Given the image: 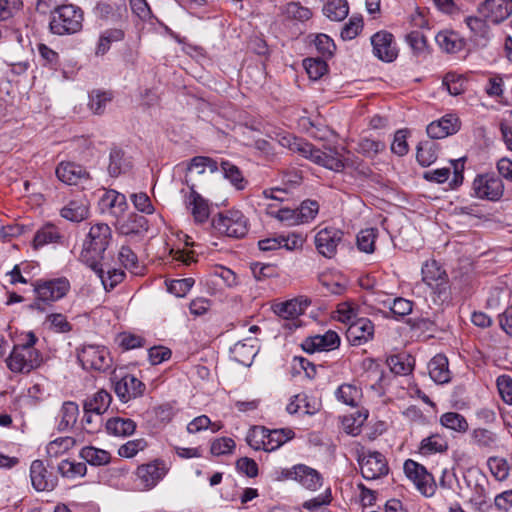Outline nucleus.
I'll return each instance as SVG.
<instances>
[{
    "instance_id": "obj_1",
    "label": "nucleus",
    "mask_w": 512,
    "mask_h": 512,
    "mask_svg": "<svg viewBox=\"0 0 512 512\" xmlns=\"http://www.w3.org/2000/svg\"><path fill=\"white\" fill-rule=\"evenodd\" d=\"M111 240L112 231L108 224H93L83 241L80 261L91 269H98Z\"/></svg>"
},
{
    "instance_id": "obj_2",
    "label": "nucleus",
    "mask_w": 512,
    "mask_h": 512,
    "mask_svg": "<svg viewBox=\"0 0 512 512\" xmlns=\"http://www.w3.org/2000/svg\"><path fill=\"white\" fill-rule=\"evenodd\" d=\"M38 338L33 332H28L22 342L14 345L6 359L7 367L14 373H29L38 368L42 361L41 353L34 347Z\"/></svg>"
},
{
    "instance_id": "obj_3",
    "label": "nucleus",
    "mask_w": 512,
    "mask_h": 512,
    "mask_svg": "<svg viewBox=\"0 0 512 512\" xmlns=\"http://www.w3.org/2000/svg\"><path fill=\"white\" fill-rule=\"evenodd\" d=\"M84 11L74 4H61L50 12L49 31L57 36H70L83 29Z\"/></svg>"
},
{
    "instance_id": "obj_4",
    "label": "nucleus",
    "mask_w": 512,
    "mask_h": 512,
    "mask_svg": "<svg viewBox=\"0 0 512 512\" xmlns=\"http://www.w3.org/2000/svg\"><path fill=\"white\" fill-rule=\"evenodd\" d=\"M213 227L227 237L240 239L249 231L248 218L237 209H229L220 212L212 220Z\"/></svg>"
},
{
    "instance_id": "obj_5",
    "label": "nucleus",
    "mask_w": 512,
    "mask_h": 512,
    "mask_svg": "<svg viewBox=\"0 0 512 512\" xmlns=\"http://www.w3.org/2000/svg\"><path fill=\"white\" fill-rule=\"evenodd\" d=\"M471 195L480 200L499 201L504 194V184L494 172L480 173L474 178Z\"/></svg>"
},
{
    "instance_id": "obj_6",
    "label": "nucleus",
    "mask_w": 512,
    "mask_h": 512,
    "mask_svg": "<svg viewBox=\"0 0 512 512\" xmlns=\"http://www.w3.org/2000/svg\"><path fill=\"white\" fill-rule=\"evenodd\" d=\"M36 302L33 307L39 308V302L51 303L63 298L70 290V282L66 277L39 279L33 284Z\"/></svg>"
},
{
    "instance_id": "obj_7",
    "label": "nucleus",
    "mask_w": 512,
    "mask_h": 512,
    "mask_svg": "<svg viewBox=\"0 0 512 512\" xmlns=\"http://www.w3.org/2000/svg\"><path fill=\"white\" fill-rule=\"evenodd\" d=\"M77 358L85 370L106 372L112 366L109 350L101 345H83L77 352Z\"/></svg>"
},
{
    "instance_id": "obj_8",
    "label": "nucleus",
    "mask_w": 512,
    "mask_h": 512,
    "mask_svg": "<svg viewBox=\"0 0 512 512\" xmlns=\"http://www.w3.org/2000/svg\"><path fill=\"white\" fill-rule=\"evenodd\" d=\"M421 274L422 281L431 288L439 300L445 301L449 298L448 275L435 260L425 262Z\"/></svg>"
},
{
    "instance_id": "obj_9",
    "label": "nucleus",
    "mask_w": 512,
    "mask_h": 512,
    "mask_svg": "<svg viewBox=\"0 0 512 512\" xmlns=\"http://www.w3.org/2000/svg\"><path fill=\"white\" fill-rule=\"evenodd\" d=\"M111 381L114 391L119 399L126 403L143 395L146 386L135 375L129 373L113 372Z\"/></svg>"
},
{
    "instance_id": "obj_10",
    "label": "nucleus",
    "mask_w": 512,
    "mask_h": 512,
    "mask_svg": "<svg viewBox=\"0 0 512 512\" xmlns=\"http://www.w3.org/2000/svg\"><path fill=\"white\" fill-rule=\"evenodd\" d=\"M362 476L367 480L384 477L389 472L385 456L377 451L368 452L358 459Z\"/></svg>"
},
{
    "instance_id": "obj_11",
    "label": "nucleus",
    "mask_w": 512,
    "mask_h": 512,
    "mask_svg": "<svg viewBox=\"0 0 512 512\" xmlns=\"http://www.w3.org/2000/svg\"><path fill=\"white\" fill-rule=\"evenodd\" d=\"M344 233L335 227H325L315 236V246L319 254L331 259L337 253V247L343 240Z\"/></svg>"
},
{
    "instance_id": "obj_12",
    "label": "nucleus",
    "mask_w": 512,
    "mask_h": 512,
    "mask_svg": "<svg viewBox=\"0 0 512 512\" xmlns=\"http://www.w3.org/2000/svg\"><path fill=\"white\" fill-rule=\"evenodd\" d=\"M165 462L160 459H155L149 463L139 465L136 469L135 475L140 480L141 485L145 489L154 488L167 474Z\"/></svg>"
},
{
    "instance_id": "obj_13",
    "label": "nucleus",
    "mask_w": 512,
    "mask_h": 512,
    "mask_svg": "<svg viewBox=\"0 0 512 512\" xmlns=\"http://www.w3.org/2000/svg\"><path fill=\"white\" fill-rule=\"evenodd\" d=\"M478 13L493 24H500L512 14V0H485L478 7Z\"/></svg>"
},
{
    "instance_id": "obj_14",
    "label": "nucleus",
    "mask_w": 512,
    "mask_h": 512,
    "mask_svg": "<svg viewBox=\"0 0 512 512\" xmlns=\"http://www.w3.org/2000/svg\"><path fill=\"white\" fill-rule=\"evenodd\" d=\"M374 323L366 317L356 318L352 321L347 330L346 338L350 345L361 346L374 338Z\"/></svg>"
},
{
    "instance_id": "obj_15",
    "label": "nucleus",
    "mask_w": 512,
    "mask_h": 512,
    "mask_svg": "<svg viewBox=\"0 0 512 512\" xmlns=\"http://www.w3.org/2000/svg\"><path fill=\"white\" fill-rule=\"evenodd\" d=\"M373 54L384 62H392L397 58L398 50L392 33L382 30L371 37Z\"/></svg>"
},
{
    "instance_id": "obj_16",
    "label": "nucleus",
    "mask_w": 512,
    "mask_h": 512,
    "mask_svg": "<svg viewBox=\"0 0 512 512\" xmlns=\"http://www.w3.org/2000/svg\"><path fill=\"white\" fill-rule=\"evenodd\" d=\"M30 478L36 491H52L58 482L57 476L48 471L42 460H34L30 466Z\"/></svg>"
},
{
    "instance_id": "obj_17",
    "label": "nucleus",
    "mask_w": 512,
    "mask_h": 512,
    "mask_svg": "<svg viewBox=\"0 0 512 512\" xmlns=\"http://www.w3.org/2000/svg\"><path fill=\"white\" fill-rule=\"evenodd\" d=\"M326 149L328 152H324L314 146L306 159L329 170L335 172L342 171L346 166L342 155L335 147H327Z\"/></svg>"
},
{
    "instance_id": "obj_18",
    "label": "nucleus",
    "mask_w": 512,
    "mask_h": 512,
    "mask_svg": "<svg viewBox=\"0 0 512 512\" xmlns=\"http://www.w3.org/2000/svg\"><path fill=\"white\" fill-rule=\"evenodd\" d=\"M340 337L337 332L328 330L323 335L307 337L301 344L302 349L308 353L329 351L338 348Z\"/></svg>"
},
{
    "instance_id": "obj_19",
    "label": "nucleus",
    "mask_w": 512,
    "mask_h": 512,
    "mask_svg": "<svg viewBox=\"0 0 512 512\" xmlns=\"http://www.w3.org/2000/svg\"><path fill=\"white\" fill-rule=\"evenodd\" d=\"M460 126L461 122L456 115L447 114L441 119L431 122L426 128V132L432 139H442L457 133Z\"/></svg>"
},
{
    "instance_id": "obj_20",
    "label": "nucleus",
    "mask_w": 512,
    "mask_h": 512,
    "mask_svg": "<svg viewBox=\"0 0 512 512\" xmlns=\"http://www.w3.org/2000/svg\"><path fill=\"white\" fill-rule=\"evenodd\" d=\"M57 178L67 185H78L89 178L86 169L74 162H60L56 167Z\"/></svg>"
},
{
    "instance_id": "obj_21",
    "label": "nucleus",
    "mask_w": 512,
    "mask_h": 512,
    "mask_svg": "<svg viewBox=\"0 0 512 512\" xmlns=\"http://www.w3.org/2000/svg\"><path fill=\"white\" fill-rule=\"evenodd\" d=\"M99 208L102 213L119 217L127 208L126 197L116 190L104 189V193L99 199Z\"/></svg>"
},
{
    "instance_id": "obj_22",
    "label": "nucleus",
    "mask_w": 512,
    "mask_h": 512,
    "mask_svg": "<svg viewBox=\"0 0 512 512\" xmlns=\"http://www.w3.org/2000/svg\"><path fill=\"white\" fill-rule=\"evenodd\" d=\"M184 203L197 223H204L210 215L208 201L191 187L190 192L185 195Z\"/></svg>"
},
{
    "instance_id": "obj_23",
    "label": "nucleus",
    "mask_w": 512,
    "mask_h": 512,
    "mask_svg": "<svg viewBox=\"0 0 512 512\" xmlns=\"http://www.w3.org/2000/svg\"><path fill=\"white\" fill-rule=\"evenodd\" d=\"M149 229V222L145 216L131 213L125 219L119 220L117 223V230L120 234L140 235L147 232Z\"/></svg>"
},
{
    "instance_id": "obj_24",
    "label": "nucleus",
    "mask_w": 512,
    "mask_h": 512,
    "mask_svg": "<svg viewBox=\"0 0 512 512\" xmlns=\"http://www.w3.org/2000/svg\"><path fill=\"white\" fill-rule=\"evenodd\" d=\"M470 440L480 450L490 452L498 448L499 436L490 429L477 427L470 432Z\"/></svg>"
},
{
    "instance_id": "obj_25",
    "label": "nucleus",
    "mask_w": 512,
    "mask_h": 512,
    "mask_svg": "<svg viewBox=\"0 0 512 512\" xmlns=\"http://www.w3.org/2000/svg\"><path fill=\"white\" fill-rule=\"evenodd\" d=\"M295 481L304 488L316 491L322 486V475L314 468L305 464L295 465Z\"/></svg>"
},
{
    "instance_id": "obj_26",
    "label": "nucleus",
    "mask_w": 512,
    "mask_h": 512,
    "mask_svg": "<svg viewBox=\"0 0 512 512\" xmlns=\"http://www.w3.org/2000/svg\"><path fill=\"white\" fill-rule=\"evenodd\" d=\"M449 449V443L446 436L434 433L421 440L418 452L423 456H430L433 454H443Z\"/></svg>"
},
{
    "instance_id": "obj_27",
    "label": "nucleus",
    "mask_w": 512,
    "mask_h": 512,
    "mask_svg": "<svg viewBox=\"0 0 512 512\" xmlns=\"http://www.w3.org/2000/svg\"><path fill=\"white\" fill-rule=\"evenodd\" d=\"M448 366V359L445 355H435L428 363V371L431 379L438 384L449 382L451 376Z\"/></svg>"
},
{
    "instance_id": "obj_28",
    "label": "nucleus",
    "mask_w": 512,
    "mask_h": 512,
    "mask_svg": "<svg viewBox=\"0 0 512 512\" xmlns=\"http://www.w3.org/2000/svg\"><path fill=\"white\" fill-rule=\"evenodd\" d=\"M79 416V407L74 401H65L58 413L57 430L59 432L67 431L77 422Z\"/></svg>"
},
{
    "instance_id": "obj_29",
    "label": "nucleus",
    "mask_w": 512,
    "mask_h": 512,
    "mask_svg": "<svg viewBox=\"0 0 512 512\" xmlns=\"http://www.w3.org/2000/svg\"><path fill=\"white\" fill-rule=\"evenodd\" d=\"M105 428L109 435L128 437L135 432L137 424L130 418L112 417L107 420Z\"/></svg>"
},
{
    "instance_id": "obj_30",
    "label": "nucleus",
    "mask_w": 512,
    "mask_h": 512,
    "mask_svg": "<svg viewBox=\"0 0 512 512\" xmlns=\"http://www.w3.org/2000/svg\"><path fill=\"white\" fill-rule=\"evenodd\" d=\"M111 401V394L101 389L84 401L83 411L103 415L109 408Z\"/></svg>"
},
{
    "instance_id": "obj_31",
    "label": "nucleus",
    "mask_w": 512,
    "mask_h": 512,
    "mask_svg": "<svg viewBox=\"0 0 512 512\" xmlns=\"http://www.w3.org/2000/svg\"><path fill=\"white\" fill-rule=\"evenodd\" d=\"M435 40L438 46L447 53H458L466 45L465 40L453 31H440L436 35Z\"/></svg>"
},
{
    "instance_id": "obj_32",
    "label": "nucleus",
    "mask_w": 512,
    "mask_h": 512,
    "mask_svg": "<svg viewBox=\"0 0 512 512\" xmlns=\"http://www.w3.org/2000/svg\"><path fill=\"white\" fill-rule=\"evenodd\" d=\"M62 239L63 235L60 230L53 224H47L36 232L33 238V246L38 249L50 243H62Z\"/></svg>"
},
{
    "instance_id": "obj_33",
    "label": "nucleus",
    "mask_w": 512,
    "mask_h": 512,
    "mask_svg": "<svg viewBox=\"0 0 512 512\" xmlns=\"http://www.w3.org/2000/svg\"><path fill=\"white\" fill-rule=\"evenodd\" d=\"M266 443H265V451L272 452L277 450L287 441L294 438L295 433L293 430L289 428L284 429H274L270 430L266 428Z\"/></svg>"
},
{
    "instance_id": "obj_34",
    "label": "nucleus",
    "mask_w": 512,
    "mask_h": 512,
    "mask_svg": "<svg viewBox=\"0 0 512 512\" xmlns=\"http://www.w3.org/2000/svg\"><path fill=\"white\" fill-rule=\"evenodd\" d=\"M125 33L122 29L118 28H110L103 31L98 39V43L95 49L96 56L105 55L111 45L115 42H120L124 39Z\"/></svg>"
},
{
    "instance_id": "obj_35",
    "label": "nucleus",
    "mask_w": 512,
    "mask_h": 512,
    "mask_svg": "<svg viewBox=\"0 0 512 512\" xmlns=\"http://www.w3.org/2000/svg\"><path fill=\"white\" fill-rule=\"evenodd\" d=\"M439 423L442 427L458 434H465L469 430L467 419L458 412H446L440 416Z\"/></svg>"
},
{
    "instance_id": "obj_36",
    "label": "nucleus",
    "mask_w": 512,
    "mask_h": 512,
    "mask_svg": "<svg viewBox=\"0 0 512 512\" xmlns=\"http://www.w3.org/2000/svg\"><path fill=\"white\" fill-rule=\"evenodd\" d=\"M336 398L351 407L358 406L362 398V389L354 384L344 383L335 392Z\"/></svg>"
},
{
    "instance_id": "obj_37",
    "label": "nucleus",
    "mask_w": 512,
    "mask_h": 512,
    "mask_svg": "<svg viewBox=\"0 0 512 512\" xmlns=\"http://www.w3.org/2000/svg\"><path fill=\"white\" fill-rule=\"evenodd\" d=\"M89 209L86 201L72 200L61 209V216L73 222H80L88 217Z\"/></svg>"
},
{
    "instance_id": "obj_38",
    "label": "nucleus",
    "mask_w": 512,
    "mask_h": 512,
    "mask_svg": "<svg viewBox=\"0 0 512 512\" xmlns=\"http://www.w3.org/2000/svg\"><path fill=\"white\" fill-rule=\"evenodd\" d=\"M80 457L92 466H104L111 461V454L108 451L94 446L82 448Z\"/></svg>"
},
{
    "instance_id": "obj_39",
    "label": "nucleus",
    "mask_w": 512,
    "mask_h": 512,
    "mask_svg": "<svg viewBox=\"0 0 512 512\" xmlns=\"http://www.w3.org/2000/svg\"><path fill=\"white\" fill-rule=\"evenodd\" d=\"M221 170L223 172L224 178L229 180V182L237 189L243 190L247 186V180L244 178L242 171L238 166L231 163L228 160H223L220 163Z\"/></svg>"
},
{
    "instance_id": "obj_40",
    "label": "nucleus",
    "mask_w": 512,
    "mask_h": 512,
    "mask_svg": "<svg viewBox=\"0 0 512 512\" xmlns=\"http://www.w3.org/2000/svg\"><path fill=\"white\" fill-rule=\"evenodd\" d=\"M108 173L112 177H118L120 174L126 172L130 163L124 157V152L120 148L114 147L109 155Z\"/></svg>"
},
{
    "instance_id": "obj_41",
    "label": "nucleus",
    "mask_w": 512,
    "mask_h": 512,
    "mask_svg": "<svg viewBox=\"0 0 512 512\" xmlns=\"http://www.w3.org/2000/svg\"><path fill=\"white\" fill-rule=\"evenodd\" d=\"M323 13L332 21H342L349 13L347 0H328L323 6Z\"/></svg>"
},
{
    "instance_id": "obj_42",
    "label": "nucleus",
    "mask_w": 512,
    "mask_h": 512,
    "mask_svg": "<svg viewBox=\"0 0 512 512\" xmlns=\"http://www.w3.org/2000/svg\"><path fill=\"white\" fill-rule=\"evenodd\" d=\"M230 351L233 359L245 366H249L257 354V349L254 345H249L242 341L234 344Z\"/></svg>"
},
{
    "instance_id": "obj_43",
    "label": "nucleus",
    "mask_w": 512,
    "mask_h": 512,
    "mask_svg": "<svg viewBox=\"0 0 512 512\" xmlns=\"http://www.w3.org/2000/svg\"><path fill=\"white\" fill-rule=\"evenodd\" d=\"M101 278L102 284L107 291L113 290L118 284H120L125 278V272L121 269H110L106 273L101 268V264L98 269H92Z\"/></svg>"
},
{
    "instance_id": "obj_44",
    "label": "nucleus",
    "mask_w": 512,
    "mask_h": 512,
    "mask_svg": "<svg viewBox=\"0 0 512 512\" xmlns=\"http://www.w3.org/2000/svg\"><path fill=\"white\" fill-rule=\"evenodd\" d=\"M118 260L123 267L131 273L135 275L141 273L142 267L139 264L138 256L129 246H121L118 253Z\"/></svg>"
},
{
    "instance_id": "obj_45",
    "label": "nucleus",
    "mask_w": 512,
    "mask_h": 512,
    "mask_svg": "<svg viewBox=\"0 0 512 512\" xmlns=\"http://www.w3.org/2000/svg\"><path fill=\"white\" fill-rule=\"evenodd\" d=\"M416 158L421 166H430L438 158L436 144L430 141L419 143L417 146Z\"/></svg>"
},
{
    "instance_id": "obj_46",
    "label": "nucleus",
    "mask_w": 512,
    "mask_h": 512,
    "mask_svg": "<svg viewBox=\"0 0 512 512\" xmlns=\"http://www.w3.org/2000/svg\"><path fill=\"white\" fill-rule=\"evenodd\" d=\"M282 146L287 147L292 152L298 153L304 158H307L309 152L312 150L314 145L309 143L303 138H298L292 135L284 136L280 141Z\"/></svg>"
},
{
    "instance_id": "obj_47",
    "label": "nucleus",
    "mask_w": 512,
    "mask_h": 512,
    "mask_svg": "<svg viewBox=\"0 0 512 512\" xmlns=\"http://www.w3.org/2000/svg\"><path fill=\"white\" fill-rule=\"evenodd\" d=\"M273 311L283 319H294L302 314V307L296 299L273 305Z\"/></svg>"
},
{
    "instance_id": "obj_48",
    "label": "nucleus",
    "mask_w": 512,
    "mask_h": 512,
    "mask_svg": "<svg viewBox=\"0 0 512 512\" xmlns=\"http://www.w3.org/2000/svg\"><path fill=\"white\" fill-rule=\"evenodd\" d=\"M315 405L308 402V397L305 394H297L293 396L286 407L289 414H296L302 411L304 414L313 415L317 412Z\"/></svg>"
},
{
    "instance_id": "obj_49",
    "label": "nucleus",
    "mask_w": 512,
    "mask_h": 512,
    "mask_svg": "<svg viewBox=\"0 0 512 512\" xmlns=\"http://www.w3.org/2000/svg\"><path fill=\"white\" fill-rule=\"evenodd\" d=\"M75 443V439L72 437H58L48 443L46 451L49 457L57 458L73 448Z\"/></svg>"
},
{
    "instance_id": "obj_50",
    "label": "nucleus",
    "mask_w": 512,
    "mask_h": 512,
    "mask_svg": "<svg viewBox=\"0 0 512 512\" xmlns=\"http://www.w3.org/2000/svg\"><path fill=\"white\" fill-rule=\"evenodd\" d=\"M113 95L111 92L100 90H93L89 94V107L94 114H102L108 103L112 101Z\"/></svg>"
},
{
    "instance_id": "obj_51",
    "label": "nucleus",
    "mask_w": 512,
    "mask_h": 512,
    "mask_svg": "<svg viewBox=\"0 0 512 512\" xmlns=\"http://www.w3.org/2000/svg\"><path fill=\"white\" fill-rule=\"evenodd\" d=\"M58 472L65 478L74 479L85 476L87 467L86 464L82 462L62 460L58 465Z\"/></svg>"
},
{
    "instance_id": "obj_52",
    "label": "nucleus",
    "mask_w": 512,
    "mask_h": 512,
    "mask_svg": "<svg viewBox=\"0 0 512 512\" xmlns=\"http://www.w3.org/2000/svg\"><path fill=\"white\" fill-rule=\"evenodd\" d=\"M487 466L491 474L498 481L506 480L510 474V466L504 458L497 456L489 457L487 460Z\"/></svg>"
},
{
    "instance_id": "obj_53",
    "label": "nucleus",
    "mask_w": 512,
    "mask_h": 512,
    "mask_svg": "<svg viewBox=\"0 0 512 512\" xmlns=\"http://www.w3.org/2000/svg\"><path fill=\"white\" fill-rule=\"evenodd\" d=\"M378 235L376 228H367L361 230L357 235V246L360 251L373 253L375 250V240Z\"/></svg>"
},
{
    "instance_id": "obj_54",
    "label": "nucleus",
    "mask_w": 512,
    "mask_h": 512,
    "mask_svg": "<svg viewBox=\"0 0 512 512\" xmlns=\"http://www.w3.org/2000/svg\"><path fill=\"white\" fill-rule=\"evenodd\" d=\"M303 65L312 80L320 79L328 71L326 61L321 58H307L303 61Z\"/></svg>"
},
{
    "instance_id": "obj_55",
    "label": "nucleus",
    "mask_w": 512,
    "mask_h": 512,
    "mask_svg": "<svg viewBox=\"0 0 512 512\" xmlns=\"http://www.w3.org/2000/svg\"><path fill=\"white\" fill-rule=\"evenodd\" d=\"M465 22L474 36L484 39L488 38L490 33V27L488 25L489 21L483 18L481 15L479 17H466Z\"/></svg>"
},
{
    "instance_id": "obj_56",
    "label": "nucleus",
    "mask_w": 512,
    "mask_h": 512,
    "mask_svg": "<svg viewBox=\"0 0 512 512\" xmlns=\"http://www.w3.org/2000/svg\"><path fill=\"white\" fill-rule=\"evenodd\" d=\"M266 427L264 426H254L252 427L246 436L247 444L254 450H264L265 451V441H266Z\"/></svg>"
},
{
    "instance_id": "obj_57",
    "label": "nucleus",
    "mask_w": 512,
    "mask_h": 512,
    "mask_svg": "<svg viewBox=\"0 0 512 512\" xmlns=\"http://www.w3.org/2000/svg\"><path fill=\"white\" fill-rule=\"evenodd\" d=\"M319 211V204L315 200H305L296 209L298 223H308L313 220Z\"/></svg>"
},
{
    "instance_id": "obj_58",
    "label": "nucleus",
    "mask_w": 512,
    "mask_h": 512,
    "mask_svg": "<svg viewBox=\"0 0 512 512\" xmlns=\"http://www.w3.org/2000/svg\"><path fill=\"white\" fill-rule=\"evenodd\" d=\"M147 447L148 442L144 438L129 440L119 447L118 455L123 458H132Z\"/></svg>"
},
{
    "instance_id": "obj_59",
    "label": "nucleus",
    "mask_w": 512,
    "mask_h": 512,
    "mask_svg": "<svg viewBox=\"0 0 512 512\" xmlns=\"http://www.w3.org/2000/svg\"><path fill=\"white\" fill-rule=\"evenodd\" d=\"M236 443L230 437L215 438L211 441L210 452L214 456H222L232 454L235 450Z\"/></svg>"
},
{
    "instance_id": "obj_60",
    "label": "nucleus",
    "mask_w": 512,
    "mask_h": 512,
    "mask_svg": "<svg viewBox=\"0 0 512 512\" xmlns=\"http://www.w3.org/2000/svg\"><path fill=\"white\" fill-rule=\"evenodd\" d=\"M385 143L367 137L361 138L357 144V151L365 156H374L385 149Z\"/></svg>"
},
{
    "instance_id": "obj_61",
    "label": "nucleus",
    "mask_w": 512,
    "mask_h": 512,
    "mask_svg": "<svg viewBox=\"0 0 512 512\" xmlns=\"http://www.w3.org/2000/svg\"><path fill=\"white\" fill-rule=\"evenodd\" d=\"M405 40L415 55H422L427 51V39L422 32L411 31L406 35Z\"/></svg>"
},
{
    "instance_id": "obj_62",
    "label": "nucleus",
    "mask_w": 512,
    "mask_h": 512,
    "mask_svg": "<svg viewBox=\"0 0 512 512\" xmlns=\"http://www.w3.org/2000/svg\"><path fill=\"white\" fill-rule=\"evenodd\" d=\"M250 269L257 281H264L278 275L277 267L274 264L255 262L250 265Z\"/></svg>"
},
{
    "instance_id": "obj_63",
    "label": "nucleus",
    "mask_w": 512,
    "mask_h": 512,
    "mask_svg": "<svg viewBox=\"0 0 512 512\" xmlns=\"http://www.w3.org/2000/svg\"><path fill=\"white\" fill-rule=\"evenodd\" d=\"M284 13L287 18L298 21H306L312 17L311 10L297 2L288 3L285 7Z\"/></svg>"
},
{
    "instance_id": "obj_64",
    "label": "nucleus",
    "mask_w": 512,
    "mask_h": 512,
    "mask_svg": "<svg viewBox=\"0 0 512 512\" xmlns=\"http://www.w3.org/2000/svg\"><path fill=\"white\" fill-rule=\"evenodd\" d=\"M497 389L501 399L512 405V378L509 375H500L496 380Z\"/></svg>"
}]
</instances>
